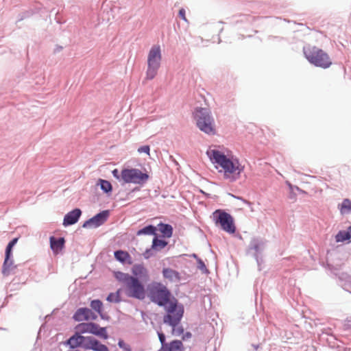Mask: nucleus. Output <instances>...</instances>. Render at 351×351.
Instances as JSON below:
<instances>
[{
  "label": "nucleus",
  "instance_id": "f257e3e1",
  "mask_svg": "<svg viewBox=\"0 0 351 351\" xmlns=\"http://www.w3.org/2000/svg\"><path fill=\"white\" fill-rule=\"evenodd\" d=\"M206 154L219 172L223 173L224 179L234 182L240 178L244 167L238 159L230 157L215 148H209Z\"/></svg>",
  "mask_w": 351,
  "mask_h": 351
},
{
  "label": "nucleus",
  "instance_id": "f03ea898",
  "mask_svg": "<svg viewBox=\"0 0 351 351\" xmlns=\"http://www.w3.org/2000/svg\"><path fill=\"white\" fill-rule=\"evenodd\" d=\"M114 278L123 284V289L127 296L143 300L146 291L144 285L136 278L121 271H114Z\"/></svg>",
  "mask_w": 351,
  "mask_h": 351
},
{
  "label": "nucleus",
  "instance_id": "7ed1b4c3",
  "mask_svg": "<svg viewBox=\"0 0 351 351\" xmlns=\"http://www.w3.org/2000/svg\"><path fill=\"white\" fill-rule=\"evenodd\" d=\"M303 51L308 61L315 66L327 69L332 65L328 54L316 46L308 45L304 47Z\"/></svg>",
  "mask_w": 351,
  "mask_h": 351
},
{
  "label": "nucleus",
  "instance_id": "20e7f679",
  "mask_svg": "<svg viewBox=\"0 0 351 351\" xmlns=\"http://www.w3.org/2000/svg\"><path fill=\"white\" fill-rule=\"evenodd\" d=\"M197 128L208 135L216 133L215 121L211 112L206 108H199L195 110L194 114Z\"/></svg>",
  "mask_w": 351,
  "mask_h": 351
},
{
  "label": "nucleus",
  "instance_id": "39448f33",
  "mask_svg": "<svg viewBox=\"0 0 351 351\" xmlns=\"http://www.w3.org/2000/svg\"><path fill=\"white\" fill-rule=\"evenodd\" d=\"M148 293L150 300L160 306H165L171 302L170 291L160 282H153L149 284Z\"/></svg>",
  "mask_w": 351,
  "mask_h": 351
},
{
  "label": "nucleus",
  "instance_id": "423d86ee",
  "mask_svg": "<svg viewBox=\"0 0 351 351\" xmlns=\"http://www.w3.org/2000/svg\"><path fill=\"white\" fill-rule=\"evenodd\" d=\"M162 59L161 49L158 45H153L147 56L146 79L153 80L157 75Z\"/></svg>",
  "mask_w": 351,
  "mask_h": 351
},
{
  "label": "nucleus",
  "instance_id": "0eeeda50",
  "mask_svg": "<svg viewBox=\"0 0 351 351\" xmlns=\"http://www.w3.org/2000/svg\"><path fill=\"white\" fill-rule=\"evenodd\" d=\"M167 315L164 316L163 321L173 327L177 326L180 322L183 313L184 308L181 305H178L176 300H171L169 304L165 306Z\"/></svg>",
  "mask_w": 351,
  "mask_h": 351
},
{
  "label": "nucleus",
  "instance_id": "6e6552de",
  "mask_svg": "<svg viewBox=\"0 0 351 351\" xmlns=\"http://www.w3.org/2000/svg\"><path fill=\"white\" fill-rule=\"evenodd\" d=\"M212 217L215 225L219 226L225 232L229 234L235 232L236 227L234 219L229 213L219 209L213 213Z\"/></svg>",
  "mask_w": 351,
  "mask_h": 351
},
{
  "label": "nucleus",
  "instance_id": "1a4fd4ad",
  "mask_svg": "<svg viewBox=\"0 0 351 351\" xmlns=\"http://www.w3.org/2000/svg\"><path fill=\"white\" fill-rule=\"evenodd\" d=\"M121 180L125 183L142 184L145 182L149 176L138 169H124L121 172Z\"/></svg>",
  "mask_w": 351,
  "mask_h": 351
},
{
  "label": "nucleus",
  "instance_id": "9d476101",
  "mask_svg": "<svg viewBox=\"0 0 351 351\" xmlns=\"http://www.w3.org/2000/svg\"><path fill=\"white\" fill-rule=\"evenodd\" d=\"M75 328L77 332L80 333H91L104 339H107L108 338L106 328L100 327L95 323H81L77 325Z\"/></svg>",
  "mask_w": 351,
  "mask_h": 351
},
{
  "label": "nucleus",
  "instance_id": "9b49d317",
  "mask_svg": "<svg viewBox=\"0 0 351 351\" xmlns=\"http://www.w3.org/2000/svg\"><path fill=\"white\" fill-rule=\"evenodd\" d=\"M109 216L108 210H104L88 221H85L83 224L84 228H97L102 225L108 219Z\"/></svg>",
  "mask_w": 351,
  "mask_h": 351
},
{
  "label": "nucleus",
  "instance_id": "f8f14e48",
  "mask_svg": "<svg viewBox=\"0 0 351 351\" xmlns=\"http://www.w3.org/2000/svg\"><path fill=\"white\" fill-rule=\"evenodd\" d=\"M84 348L94 351H109L108 348L106 345L102 344L92 337H86V342L84 345Z\"/></svg>",
  "mask_w": 351,
  "mask_h": 351
},
{
  "label": "nucleus",
  "instance_id": "ddd939ff",
  "mask_svg": "<svg viewBox=\"0 0 351 351\" xmlns=\"http://www.w3.org/2000/svg\"><path fill=\"white\" fill-rule=\"evenodd\" d=\"M132 276L141 279L144 281H147L149 278V271L147 269L143 264H135L132 267Z\"/></svg>",
  "mask_w": 351,
  "mask_h": 351
},
{
  "label": "nucleus",
  "instance_id": "4468645a",
  "mask_svg": "<svg viewBox=\"0 0 351 351\" xmlns=\"http://www.w3.org/2000/svg\"><path fill=\"white\" fill-rule=\"evenodd\" d=\"M75 321L82 322L84 320L95 319L97 315H95L91 310L87 308H79L73 315Z\"/></svg>",
  "mask_w": 351,
  "mask_h": 351
},
{
  "label": "nucleus",
  "instance_id": "2eb2a0df",
  "mask_svg": "<svg viewBox=\"0 0 351 351\" xmlns=\"http://www.w3.org/2000/svg\"><path fill=\"white\" fill-rule=\"evenodd\" d=\"M82 214L81 210L79 208H75L72 211L68 213L64 218L63 225L67 226L75 223Z\"/></svg>",
  "mask_w": 351,
  "mask_h": 351
},
{
  "label": "nucleus",
  "instance_id": "dca6fc26",
  "mask_svg": "<svg viewBox=\"0 0 351 351\" xmlns=\"http://www.w3.org/2000/svg\"><path fill=\"white\" fill-rule=\"evenodd\" d=\"M80 332H77L75 335L70 337L67 341V343L71 348H74L78 346H82L84 348V343L86 342V337L79 335Z\"/></svg>",
  "mask_w": 351,
  "mask_h": 351
},
{
  "label": "nucleus",
  "instance_id": "f3484780",
  "mask_svg": "<svg viewBox=\"0 0 351 351\" xmlns=\"http://www.w3.org/2000/svg\"><path fill=\"white\" fill-rule=\"evenodd\" d=\"M64 242V238L56 239L53 237H50V246L55 254H58L63 249Z\"/></svg>",
  "mask_w": 351,
  "mask_h": 351
},
{
  "label": "nucleus",
  "instance_id": "a211bd4d",
  "mask_svg": "<svg viewBox=\"0 0 351 351\" xmlns=\"http://www.w3.org/2000/svg\"><path fill=\"white\" fill-rule=\"evenodd\" d=\"M18 241V239L17 238H15L14 239H12L8 245L7 247H6V250H5V261H4V263H3V269H2V272L7 274L8 273V259L10 258V254H11V252H12V249L13 247V246Z\"/></svg>",
  "mask_w": 351,
  "mask_h": 351
},
{
  "label": "nucleus",
  "instance_id": "6ab92c4d",
  "mask_svg": "<svg viewBox=\"0 0 351 351\" xmlns=\"http://www.w3.org/2000/svg\"><path fill=\"white\" fill-rule=\"evenodd\" d=\"M336 242H348L351 241V226L348 227L346 230L339 231L335 236Z\"/></svg>",
  "mask_w": 351,
  "mask_h": 351
},
{
  "label": "nucleus",
  "instance_id": "aec40b11",
  "mask_svg": "<svg viewBox=\"0 0 351 351\" xmlns=\"http://www.w3.org/2000/svg\"><path fill=\"white\" fill-rule=\"evenodd\" d=\"M162 274L164 278L169 280L171 282H177L180 280V274L170 268L164 269L162 271Z\"/></svg>",
  "mask_w": 351,
  "mask_h": 351
},
{
  "label": "nucleus",
  "instance_id": "412c9836",
  "mask_svg": "<svg viewBox=\"0 0 351 351\" xmlns=\"http://www.w3.org/2000/svg\"><path fill=\"white\" fill-rule=\"evenodd\" d=\"M115 258L122 263L132 264V258L129 253L123 250H118L114 252Z\"/></svg>",
  "mask_w": 351,
  "mask_h": 351
},
{
  "label": "nucleus",
  "instance_id": "4be33fe9",
  "mask_svg": "<svg viewBox=\"0 0 351 351\" xmlns=\"http://www.w3.org/2000/svg\"><path fill=\"white\" fill-rule=\"evenodd\" d=\"M165 351H184V346L181 341L173 340L162 348Z\"/></svg>",
  "mask_w": 351,
  "mask_h": 351
},
{
  "label": "nucleus",
  "instance_id": "5701e85b",
  "mask_svg": "<svg viewBox=\"0 0 351 351\" xmlns=\"http://www.w3.org/2000/svg\"><path fill=\"white\" fill-rule=\"evenodd\" d=\"M340 213L342 215L351 213V201L349 199H345L339 205Z\"/></svg>",
  "mask_w": 351,
  "mask_h": 351
},
{
  "label": "nucleus",
  "instance_id": "b1692460",
  "mask_svg": "<svg viewBox=\"0 0 351 351\" xmlns=\"http://www.w3.org/2000/svg\"><path fill=\"white\" fill-rule=\"evenodd\" d=\"M159 230L165 237L167 238L171 237L173 233V228L169 224L160 223L159 225Z\"/></svg>",
  "mask_w": 351,
  "mask_h": 351
},
{
  "label": "nucleus",
  "instance_id": "393cba45",
  "mask_svg": "<svg viewBox=\"0 0 351 351\" xmlns=\"http://www.w3.org/2000/svg\"><path fill=\"white\" fill-rule=\"evenodd\" d=\"M167 245V241H165L164 240L158 239V238L155 237L153 239L152 249L156 250V251H159V250L163 249Z\"/></svg>",
  "mask_w": 351,
  "mask_h": 351
},
{
  "label": "nucleus",
  "instance_id": "a878e982",
  "mask_svg": "<svg viewBox=\"0 0 351 351\" xmlns=\"http://www.w3.org/2000/svg\"><path fill=\"white\" fill-rule=\"evenodd\" d=\"M156 228L152 225L147 226L137 232V235L141 234H154L156 231Z\"/></svg>",
  "mask_w": 351,
  "mask_h": 351
},
{
  "label": "nucleus",
  "instance_id": "bb28decb",
  "mask_svg": "<svg viewBox=\"0 0 351 351\" xmlns=\"http://www.w3.org/2000/svg\"><path fill=\"white\" fill-rule=\"evenodd\" d=\"M119 292L120 290L115 293H110L107 297V300L110 302H119L121 301Z\"/></svg>",
  "mask_w": 351,
  "mask_h": 351
},
{
  "label": "nucleus",
  "instance_id": "cd10ccee",
  "mask_svg": "<svg viewBox=\"0 0 351 351\" xmlns=\"http://www.w3.org/2000/svg\"><path fill=\"white\" fill-rule=\"evenodd\" d=\"M102 306V302L99 300H94L90 303L91 308L99 313H101Z\"/></svg>",
  "mask_w": 351,
  "mask_h": 351
},
{
  "label": "nucleus",
  "instance_id": "c85d7f7f",
  "mask_svg": "<svg viewBox=\"0 0 351 351\" xmlns=\"http://www.w3.org/2000/svg\"><path fill=\"white\" fill-rule=\"evenodd\" d=\"M99 182H100L101 189L104 192L107 193V192L112 191V185L108 181H106L104 180H100Z\"/></svg>",
  "mask_w": 351,
  "mask_h": 351
},
{
  "label": "nucleus",
  "instance_id": "c756f323",
  "mask_svg": "<svg viewBox=\"0 0 351 351\" xmlns=\"http://www.w3.org/2000/svg\"><path fill=\"white\" fill-rule=\"evenodd\" d=\"M118 345L124 351H131L130 346L129 345L126 344L123 340H119Z\"/></svg>",
  "mask_w": 351,
  "mask_h": 351
},
{
  "label": "nucleus",
  "instance_id": "7c9ffc66",
  "mask_svg": "<svg viewBox=\"0 0 351 351\" xmlns=\"http://www.w3.org/2000/svg\"><path fill=\"white\" fill-rule=\"evenodd\" d=\"M149 151H150V148H149V145H144V146L140 147L138 149V153H145L147 155H149Z\"/></svg>",
  "mask_w": 351,
  "mask_h": 351
},
{
  "label": "nucleus",
  "instance_id": "2f4dec72",
  "mask_svg": "<svg viewBox=\"0 0 351 351\" xmlns=\"http://www.w3.org/2000/svg\"><path fill=\"white\" fill-rule=\"evenodd\" d=\"M8 273L7 274L2 272L3 276H8L10 274L11 271L15 268V266L13 265V263L12 261H10V258L8 259Z\"/></svg>",
  "mask_w": 351,
  "mask_h": 351
},
{
  "label": "nucleus",
  "instance_id": "473e14b6",
  "mask_svg": "<svg viewBox=\"0 0 351 351\" xmlns=\"http://www.w3.org/2000/svg\"><path fill=\"white\" fill-rule=\"evenodd\" d=\"M159 340L162 344L161 348H164V346L167 345V343H165V336L162 332H158Z\"/></svg>",
  "mask_w": 351,
  "mask_h": 351
},
{
  "label": "nucleus",
  "instance_id": "72a5a7b5",
  "mask_svg": "<svg viewBox=\"0 0 351 351\" xmlns=\"http://www.w3.org/2000/svg\"><path fill=\"white\" fill-rule=\"evenodd\" d=\"M185 10L184 8H181L180 10H179V13H178V15L184 21H186V14H185Z\"/></svg>",
  "mask_w": 351,
  "mask_h": 351
},
{
  "label": "nucleus",
  "instance_id": "f704fd0d",
  "mask_svg": "<svg viewBox=\"0 0 351 351\" xmlns=\"http://www.w3.org/2000/svg\"><path fill=\"white\" fill-rule=\"evenodd\" d=\"M112 173L113 176L115 178H117V180H121V174L119 173V170L117 169H114L112 171Z\"/></svg>",
  "mask_w": 351,
  "mask_h": 351
},
{
  "label": "nucleus",
  "instance_id": "c9c22d12",
  "mask_svg": "<svg viewBox=\"0 0 351 351\" xmlns=\"http://www.w3.org/2000/svg\"><path fill=\"white\" fill-rule=\"evenodd\" d=\"M198 268L202 270L206 269V265L202 260H198Z\"/></svg>",
  "mask_w": 351,
  "mask_h": 351
},
{
  "label": "nucleus",
  "instance_id": "e433bc0d",
  "mask_svg": "<svg viewBox=\"0 0 351 351\" xmlns=\"http://www.w3.org/2000/svg\"><path fill=\"white\" fill-rule=\"evenodd\" d=\"M191 336H192V335H191V332H186V333L184 335V336H183L182 339H183L184 340V339H189V338H191Z\"/></svg>",
  "mask_w": 351,
  "mask_h": 351
},
{
  "label": "nucleus",
  "instance_id": "4c0bfd02",
  "mask_svg": "<svg viewBox=\"0 0 351 351\" xmlns=\"http://www.w3.org/2000/svg\"><path fill=\"white\" fill-rule=\"evenodd\" d=\"M150 252H151V250H147L145 251V252L144 253V257L145 258H148L150 256Z\"/></svg>",
  "mask_w": 351,
  "mask_h": 351
},
{
  "label": "nucleus",
  "instance_id": "58836bf2",
  "mask_svg": "<svg viewBox=\"0 0 351 351\" xmlns=\"http://www.w3.org/2000/svg\"><path fill=\"white\" fill-rule=\"evenodd\" d=\"M158 351H165L162 348H161Z\"/></svg>",
  "mask_w": 351,
  "mask_h": 351
}]
</instances>
